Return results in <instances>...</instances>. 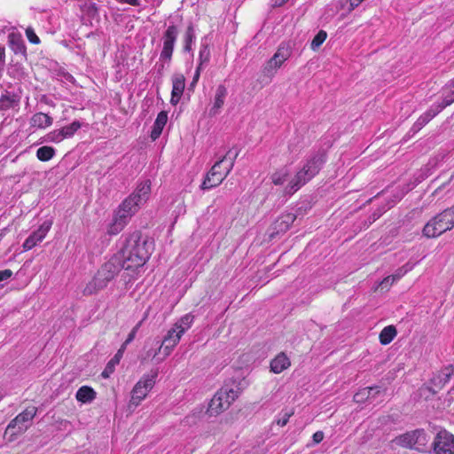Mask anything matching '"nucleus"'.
Returning <instances> with one entry per match:
<instances>
[{"mask_svg":"<svg viewBox=\"0 0 454 454\" xmlns=\"http://www.w3.org/2000/svg\"><path fill=\"white\" fill-rule=\"evenodd\" d=\"M385 210L386 209L383 208V209H378L377 211L373 212L372 214V215L369 216V223L371 224V223H374L377 219H379Z\"/></svg>","mask_w":454,"mask_h":454,"instance_id":"de8ad7c7","label":"nucleus"},{"mask_svg":"<svg viewBox=\"0 0 454 454\" xmlns=\"http://www.w3.org/2000/svg\"><path fill=\"white\" fill-rule=\"evenodd\" d=\"M292 55V47L288 43H281L276 53L271 58V62L275 65L281 67L282 64L287 60Z\"/></svg>","mask_w":454,"mask_h":454,"instance_id":"4be33fe9","label":"nucleus"},{"mask_svg":"<svg viewBox=\"0 0 454 454\" xmlns=\"http://www.w3.org/2000/svg\"><path fill=\"white\" fill-rule=\"evenodd\" d=\"M454 102V82L449 81L442 90V101L434 104L440 112Z\"/></svg>","mask_w":454,"mask_h":454,"instance_id":"dca6fc26","label":"nucleus"},{"mask_svg":"<svg viewBox=\"0 0 454 454\" xmlns=\"http://www.w3.org/2000/svg\"><path fill=\"white\" fill-rule=\"evenodd\" d=\"M428 442L427 434L424 429H415L410 432H406L395 438L394 442L396 445L414 449L421 451L426 447Z\"/></svg>","mask_w":454,"mask_h":454,"instance_id":"6e6552de","label":"nucleus"},{"mask_svg":"<svg viewBox=\"0 0 454 454\" xmlns=\"http://www.w3.org/2000/svg\"><path fill=\"white\" fill-rule=\"evenodd\" d=\"M20 97L15 93L6 91L0 97V111H7L19 107Z\"/></svg>","mask_w":454,"mask_h":454,"instance_id":"412c9836","label":"nucleus"},{"mask_svg":"<svg viewBox=\"0 0 454 454\" xmlns=\"http://www.w3.org/2000/svg\"><path fill=\"white\" fill-rule=\"evenodd\" d=\"M373 391H375V394H381L382 393V390L378 386L364 387V388L358 390L354 395L353 399L357 403H364V402H366V401L371 399V394Z\"/></svg>","mask_w":454,"mask_h":454,"instance_id":"a878e982","label":"nucleus"},{"mask_svg":"<svg viewBox=\"0 0 454 454\" xmlns=\"http://www.w3.org/2000/svg\"><path fill=\"white\" fill-rule=\"evenodd\" d=\"M37 411L35 406L27 408L21 413L17 415L8 425L5 433L12 429H17L12 434H22L28 427V423L34 419Z\"/></svg>","mask_w":454,"mask_h":454,"instance_id":"9d476101","label":"nucleus"},{"mask_svg":"<svg viewBox=\"0 0 454 454\" xmlns=\"http://www.w3.org/2000/svg\"><path fill=\"white\" fill-rule=\"evenodd\" d=\"M239 396V392L225 385L221 387L209 402L207 413L209 416H217L227 410L231 403Z\"/></svg>","mask_w":454,"mask_h":454,"instance_id":"39448f33","label":"nucleus"},{"mask_svg":"<svg viewBox=\"0 0 454 454\" xmlns=\"http://www.w3.org/2000/svg\"><path fill=\"white\" fill-rule=\"evenodd\" d=\"M12 276V271L9 269L0 270V282L10 278Z\"/></svg>","mask_w":454,"mask_h":454,"instance_id":"09e8293b","label":"nucleus"},{"mask_svg":"<svg viewBox=\"0 0 454 454\" xmlns=\"http://www.w3.org/2000/svg\"><path fill=\"white\" fill-rule=\"evenodd\" d=\"M196 38L195 29L193 24L191 22L184 35V51L186 52H190L192 50V43H194Z\"/></svg>","mask_w":454,"mask_h":454,"instance_id":"7c9ffc66","label":"nucleus"},{"mask_svg":"<svg viewBox=\"0 0 454 454\" xmlns=\"http://www.w3.org/2000/svg\"><path fill=\"white\" fill-rule=\"evenodd\" d=\"M231 152H227L225 155L219 158V160L213 165L211 169L207 172L202 184V190H209L214 187H216L226 178V176L230 174L231 169L233 168L235 160L238 157V153L234 154V156L231 159V162L224 168L223 170H221V165L227 157H230Z\"/></svg>","mask_w":454,"mask_h":454,"instance_id":"20e7f679","label":"nucleus"},{"mask_svg":"<svg viewBox=\"0 0 454 454\" xmlns=\"http://www.w3.org/2000/svg\"><path fill=\"white\" fill-rule=\"evenodd\" d=\"M448 209L450 210V214L452 215V216L454 218V205L451 207H449Z\"/></svg>","mask_w":454,"mask_h":454,"instance_id":"052dcab7","label":"nucleus"},{"mask_svg":"<svg viewBox=\"0 0 454 454\" xmlns=\"http://www.w3.org/2000/svg\"><path fill=\"white\" fill-rule=\"evenodd\" d=\"M280 67L279 66H277L275 65L274 62H271V59L266 63V65L264 66L263 67V73L267 75V76H273L275 71Z\"/></svg>","mask_w":454,"mask_h":454,"instance_id":"37998d69","label":"nucleus"},{"mask_svg":"<svg viewBox=\"0 0 454 454\" xmlns=\"http://www.w3.org/2000/svg\"><path fill=\"white\" fill-rule=\"evenodd\" d=\"M168 121V114L165 111H161L158 114L157 118L153 123L151 138L153 140H156L160 137L162 133L163 128L165 127Z\"/></svg>","mask_w":454,"mask_h":454,"instance_id":"b1692460","label":"nucleus"},{"mask_svg":"<svg viewBox=\"0 0 454 454\" xmlns=\"http://www.w3.org/2000/svg\"><path fill=\"white\" fill-rule=\"evenodd\" d=\"M142 325V321L138 322L133 328L132 330L130 331V333H129L127 339L125 340H126V344H129L131 343L134 339L136 338V335H137V331L139 330L140 326Z\"/></svg>","mask_w":454,"mask_h":454,"instance_id":"c03bdc74","label":"nucleus"},{"mask_svg":"<svg viewBox=\"0 0 454 454\" xmlns=\"http://www.w3.org/2000/svg\"><path fill=\"white\" fill-rule=\"evenodd\" d=\"M397 331L394 325H387L380 333V341L382 345L389 344L396 336Z\"/></svg>","mask_w":454,"mask_h":454,"instance_id":"473e14b6","label":"nucleus"},{"mask_svg":"<svg viewBox=\"0 0 454 454\" xmlns=\"http://www.w3.org/2000/svg\"><path fill=\"white\" fill-rule=\"evenodd\" d=\"M123 269L126 270V265L121 256L114 254L101 265L93 278L86 285L83 294L91 295L106 288Z\"/></svg>","mask_w":454,"mask_h":454,"instance_id":"f03ea898","label":"nucleus"},{"mask_svg":"<svg viewBox=\"0 0 454 454\" xmlns=\"http://www.w3.org/2000/svg\"><path fill=\"white\" fill-rule=\"evenodd\" d=\"M227 88L223 84L217 86L214 98V103L209 110V114L215 116L220 113L221 108L224 105V100L227 96Z\"/></svg>","mask_w":454,"mask_h":454,"instance_id":"a211bd4d","label":"nucleus"},{"mask_svg":"<svg viewBox=\"0 0 454 454\" xmlns=\"http://www.w3.org/2000/svg\"><path fill=\"white\" fill-rule=\"evenodd\" d=\"M95 390L88 386L81 387L75 395L76 399L83 403H90L96 398Z\"/></svg>","mask_w":454,"mask_h":454,"instance_id":"c85d7f7f","label":"nucleus"},{"mask_svg":"<svg viewBox=\"0 0 454 454\" xmlns=\"http://www.w3.org/2000/svg\"><path fill=\"white\" fill-rule=\"evenodd\" d=\"M134 198L135 196L130 195L126 198L118 207V209L115 212L116 214L125 217L128 223L131 216L137 212L141 206L136 200H134Z\"/></svg>","mask_w":454,"mask_h":454,"instance_id":"2eb2a0df","label":"nucleus"},{"mask_svg":"<svg viewBox=\"0 0 454 454\" xmlns=\"http://www.w3.org/2000/svg\"><path fill=\"white\" fill-rule=\"evenodd\" d=\"M56 153V151L51 146H42L36 151V157L41 161H48L51 160Z\"/></svg>","mask_w":454,"mask_h":454,"instance_id":"f704fd0d","label":"nucleus"},{"mask_svg":"<svg viewBox=\"0 0 454 454\" xmlns=\"http://www.w3.org/2000/svg\"><path fill=\"white\" fill-rule=\"evenodd\" d=\"M9 42L10 46L15 54H26V46L21 39L17 38L14 35H10Z\"/></svg>","mask_w":454,"mask_h":454,"instance_id":"c9c22d12","label":"nucleus"},{"mask_svg":"<svg viewBox=\"0 0 454 454\" xmlns=\"http://www.w3.org/2000/svg\"><path fill=\"white\" fill-rule=\"evenodd\" d=\"M153 251V243L144 238L140 231L129 234L121 251L116 254L121 256L126 270H134L145 265Z\"/></svg>","mask_w":454,"mask_h":454,"instance_id":"f257e3e1","label":"nucleus"},{"mask_svg":"<svg viewBox=\"0 0 454 454\" xmlns=\"http://www.w3.org/2000/svg\"><path fill=\"white\" fill-rule=\"evenodd\" d=\"M53 119L43 113H36L30 119V125L34 128L45 129L52 125Z\"/></svg>","mask_w":454,"mask_h":454,"instance_id":"393cba45","label":"nucleus"},{"mask_svg":"<svg viewBox=\"0 0 454 454\" xmlns=\"http://www.w3.org/2000/svg\"><path fill=\"white\" fill-rule=\"evenodd\" d=\"M3 395L0 394V400L2 399Z\"/></svg>","mask_w":454,"mask_h":454,"instance_id":"e2e57ef3","label":"nucleus"},{"mask_svg":"<svg viewBox=\"0 0 454 454\" xmlns=\"http://www.w3.org/2000/svg\"><path fill=\"white\" fill-rule=\"evenodd\" d=\"M326 161V153L325 151H318L309 156L303 167L291 179L286 188V192L293 194L298 191L306 183L317 175Z\"/></svg>","mask_w":454,"mask_h":454,"instance_id":"7ed1b4c3","label":"nucleus"},{"mask_svg":"<svg viewBox=\"0 0 454 454\" xmlns=\"http://www.w3.org/2000/svg\"><path fill=\"white\" fill-rule=\"evenodd\" d=\"M121 357L118 356V355H114V356L107 363L106 368L101 373V376L104 379L109 378L110 374L114 372L115 366L120 363Z\"/></svg>","mask_w":454,"mask_h":454,"instance_id":"4c0bfd02","label":"nucleus"},{"mask_svg":"<svg viewBox=\"0 0 454 454\" xmlns=\"http://www.w3.org/2000/svg\"><path fill=\"white\" fill-rule=\"evenodd\" d=\"M391 279H388V283L387 284H385V285H380L382 286V288L384 287H387V286H391Z\"/></svg>","mask_w":454,"mask_h":454,"instance_id":"680f3d73","label":"nucleus"},{"mask_svg":"<svg viewBox=\"0 0 454 454\" xmlns=\"http://www.w3.org/2000/svg\"><path fill=\"white\" fill-rule=\"evenodd\" d=\"M119 3H125L133 6L141 5L140 0H117Z\"/></svg>","mask_w":454,"mask_h":454,"instance_id":"864d4df0","label":"nucleus"},{"mask_svg":"<svg viewBox=\"0 0 454 454\" xmlns=\"http://www.w3.org/2000/svg\"><path fill=\"white\" fill-rule=\"evenodd\" d=\"M82 127L79 121H74L71 124L61 128V132L65 138L72 137L74 133Z\"/></svg>","mask_w":454,"mask_h":454,"instance_id":"58836bf2","label":"nucleus"},{"mask_svg":"<svg viewBox=\"0 0 454 454\" xmlns=\"http://www.w3.org/2000/svg\"><path fill=\"white\" fill-rule=\"evenodd\" d=\"M5 66V48L0 45V69Z\"/></svg>","mask_w":454,"mask_h":454,"instance_id":"3c124183","label":"nucleus"},{"mask_svg":"<svg viewBox=\"0 0 454 454\" xmlns=\"http://www.w3.org/2000/svg\"><path fill=\"white\" fill-rule=\"evenodd\" d=\"M201 71H202V70H199V69L196 67L195 74H194L193 78H192V82H191V84H190V86H191V87H193V86H195V85L197 84V82H198V81H199V79H200V72H201Z\"/></svg>","mask_w":454,"mask_h":454,"instance_id":"603ef678","label":"nucleus"},{"mask_svg":"<svg viewBox=\"0 0 454 454\" xmlns=\"http://www.w3.org/2000/svg\"><path fill=\"white\" fill-rule=\"evenodd\" d=\"M327 37V33L324 30H320L311 41L310 47L313 51L318 49Z\"/></svg>","mask_w":454,"mask_h":454,"instance_id":"ea45409f","label":"nucleus"},{"mask_svg":"<svg viewBox=\"0 0 454 454\" xmlns=\"http://www.w3.org/2000/svg\"><path fill=\"white\" fill-rule=\"evenodd\" d=\"M293 414H294L293 411L285 412L284 415L281 418L277 419L275 420V422L277 423V425H278L280 427H284L288 423V420Z\"/></svg>","mask_w":454,"mask_h":454,"instance_id":"49530a36","label":"nucleus"},{"mask_svg":"<svg viewBox=\"0 0 454 454\" xmlns=\"http://www.w3.org/2000/svg\"><path fill=\"white\" fill-rule=\"evenodd\" d=\"M439 113L440 110H438L434 105L431 106V107L426 113L419 117L416 122L412 125L410 132H411L413 135L416 134Z\"/></svg>","mask_w":454,"mask_h":454,"instance_id":"f3484780","label":"nucleus"},{"mask_svg":"<svg viewBox=\"0 0 454 454\" xmlns=\"http://www.w3.org/2000/svg\"><path fill=\"white\" fill-rule=\"evenodd\" d=\"M127 224L128 222L125 217L115 213L113 222L108 225L107 233L109 235H117L124 229Z\"/></svg>","mask_w":454,"mask_h":454,"instance_id":"cd10ccee","label":"nucleus"},{"mask_svg":"<svg viewBox=\"0 0 454 454\" xmlns=\"http://www.w3.org/2000/svg\"><path fill=\"white\" fill-rule=\"evenodd\" d=\"M185 87V77L182 74H175L172 77V92L176 96L183 95Z\"/></svg>","mask_w":454,"mask_h":454,"instance_id":"72a5a7b5","label":"nucleus"},{"mask_svg":"<svg viewBox=\"0 0 454 454\" xmlns=\"http://www.w3.org/2000/svg\"><path fill=\"white\" fill-rule=\"evenodd\" d=\"M129 344H126V340L121 344V348L118 349V351L116 352V355H118V356H121L122 357L125 350H126V348Z\"/></svg>","mask_w":454,"mask_h":454,"instance_id":"6e6d98bb","label":"nucleus"},{"mask_svg":"<svg viewBox=\"0 0 454 454\" xmlns=\"http://www.w3.org/2000/svg\"><path fill=\"white\" fill-rule=\"evenodd\" d=\"M452 80H453V82H454V78H453Z\"/></svg>","mask_w":454,"mask_h":454,"instance_id":"0e129e2a","label":"nucleus"},{"mask_svg":"<svg viewBox=\"0 0 454 454\" xmlns=\"http://www.w3.org/2000/svg\"><path fill=\"white\" fill-rule=\"evenodd\" d=\"M380 394H375V391L372 392L371 394V399L372 401H374L377 399V397L380 395Z\"/></svg>","mask_w":454,"mask_h":454,"instance_id":"13d9d810","label":"nucleus"},{"mask_svg":"<svg viewBox=\"0 0 454 454\" xmlns=\"http://www.w3.org/2000/svg\"><path fill=\"white\" fill-rule=\"evenodd\" d=\"M158 376V370L152 371L151 374L144 375L132 389L130 403L136 406L145 398L148 392L153 387L155 379Z\"/></svg>","mask_w":454,"mask_h":454,"instance_id":"1a4fd4ad","label":"nucleus"},{"mask_svg":"<svg viewBox=\"0 0 454 454\" xmlns=\"http://www.w3.org/2000/svg\"><path fill=\"white\" fill-rule=\"evenodd\" d=\"M150 193L151 181L147 179L139 183L130 196H135L134 200L142 205L148 200Z\"/></svg>","mask_w":454,"mask_h":454,"instance_id":"aec40b11","label":"nucleus"},{"mask_svg":"<svg viewBox=\"0 0 454 454\" xmlns=\"http://www.w3.org/2000/svg\"><path fill=\"white\" fill-rule=\"evenodd\" d=\"M290 365L289 357L284 352H281L270 361V371L273 373L278 374L290 367Z\"/></svg>","mask_w":454,"mask_h":454,"instance_id":"5701e85b","label":"nucleus"},{"mask_svg":"<svg viewBox=\"0 0 454 454\" xmlns=\"http://www.w3.org/2000/svg\"><path fill=\"white\" fill-rule=\"evenodd\" d=\"M324 439V433L322 431H317L312 435V440L314 443L317 444L320 443Z\"/></svg>","mask_w":454,"mask_h":454,"instance_id":"8fccbe9b","label":"nucleus"},{"mask_svg":"<svg viewBox=\"0 0 454 454\" xmlns=\"http://www.w3.org/2000/svg\"><path fill=\"white\" fill-rule=\"evenodd\" d=\"M454 376V369L452 365H449L434 374L430 380L429 390L433 394L438 393L443 387L450 382Z\"/></svg>","mask_w":454,"mask_h":454,"instance_id":"ddd939ff","label":"nucleus"},{"mask_svg":"<svg viewBox=\"0 0 454 454\" xmlns=\"http://www.w3.org/2000/svg\"><path fill=\"white\" fill-rule=\"evenodd\" d=\"M181 97H182V95H178V96H176V95L175 94V92H172V91H171L170 103H171L172 105H174V106H175V105H176V104L180 101Z\"/></svg>","mask_w":454,"mask_h":454,"instance_id":"5fc2aeb1","label":"nucleus"},{"mask_svg":"<svg viewBox=\"0 0 454 454\" xmlns=\"http://www.w3.org/2000/svg\"><path fill=\"white\" fill-rule=\"evenodd\" d=\"M228 152H231V155H230V157H227V159H226L224 161L229 160V163H230V162H231V159L234 156V154H235L237 152H235L234 153H232V151H231V150H229Z\"/></svg>","mask_w":454,"mask_h":454,"instance_id":"bf43d9fd","label":"nucleus"},{"mask_svg":"<svg viewBox=\"0 0 454 454\" xmlns=\"http://www.w3.org/2000/svg\"><path fill=\"white\" fill-rule=\"evenodd\" d=\"M178 33L177 27L176 25H170L162 35V50L160 54V61L162 63L157 64L159 66V73L164 69V63L169 64L171 62Z\"/></svg>","mask_w":454,"mask_h":454,"instance_id":"0eeeda50","label":"nucleus"},{"mask_svg":"<svg viewBox=\"0 0 454 454\" xmlns=\"http://www.w3.org/2000/svg\"><path fill=\"white\" fill-rule=\"evenodd\" d=\"M194 316L191 313L185 314L178 321L174 324L178 333L183 335L192 325Z\"/></svg>","mask_w":454,"mask_h":454,"instance_id":"c756f323","label":"nucleus"},{"mask_svg":"<svg viewBox=\"0 0 454 454\" xmlns=\"http://www.w3.org/2000/svg\"><path fill=\"white\" fill-rule=\"evenodd\" d=\"M51 227V221L43 222L39 228L33 231L23 243V249L25 251H28L32 249L34 247L37 245V243L41 242L48 233Z\"/></svg>","mask_w":454,"mask_h":454,"instance_id":"4468645a","label":"nucleus"},{"mask_svg":"<svg viewBox=\"0 0 454 454\" xmlns=\"http://www.w3.org/2000/svg\"><path fill=\"white\" fill-rule=\"evenodd\" d=\"M434 454H454V435L446 430H441L432 443Z\"/></svg>","mask_w":454,"mask_h":454,"instance_id":"9b49d317","label":"nucleus"},{"mask_svg":"<svg viewBox=\"0 0 454 454\" xmlns=\"http://www.w3.org/2000/svg\"><path fill=\"white\" fill-rule=\"evenodd\" d=\"M289 176V170L286 168H282L276 171L271 176V181L275 185H282Z\"/></svg>","mask_w":454,"mask_h":454,"instance_id":"e433bc0d","label":"nucleus"},{"mask_svg":"<svg viewBox=\"0 0 454 454\" xmlns=\"http://www.w3.org/2000/svg\"><path fill=\"white\" fill-rule=\"evenodd\" d=\"M26 35L30 43L34 44L40 43L39 37L35 35V31L31 27L27 28Z\"/></svg>","mask_w":454,"mask_h":454,"instance_id":"a18cd8bd","label":"nucleus"},{"mask_svg":"<svg viewBox=\"0 0 454 454\" xmlns=\"http://www.w3.org/2000/svg\"><path fill=\"white\" fill-rule=\"evenodd\" d=\"M177 332L178 331L176 330V327L173 325V327L168 331L159 350L164 346V349L167 351L166 355H169L171 350L178 344L181 337L183 336Z\"/></svg>","mask_w":454,"mask_h":454,"instance_id":"6ab92c4d","label":"nucleus"},{"mask_svg":"<svg viewBox=\"0 0 454 454\" xmlns=\"http://www.w3.org/2000/svg\"><path fill=\"white\" fill-rule=\"evenodd\" d=\"M287 1L286 0H272L273 7H280L284 5Z\"/></svg>","mask_w":454,"mask_h":454,"instance_id":"4d7b16f0","label":"nucleus"},{"mask_svg":"<svg viewBox=\"0 0 454 454\" xmlns=\"http://www.w3.org/2000/svg\"><path fill=\"white\" fill-rule=\"evenodd\" d=\"M295 219L296 215L293 213H283L279 215L270 226V239H273L277 235L288 231Z\"/></svg>","mask_w":454,"mask_h":454,"instance_id":"f8f14e48","label":"nucleus"},{"mask_svg":"<svg viewBox=\"0 0 454 454\" xmlns=\"http://www.w3.org/2000/svg\"><path fill=\"white\" fill-rule=\"evenodd\" d=\"M454 227V218L448 208L433 217L424 227L423 234L435 238Z\"/></svg>","mask_w":454,"mask_h":454,"instance_id":"423d86ee","label":"nucleus"},{"mask_svg":"<svg viewBox=\"0 0 454 454\" xmlns=\"http://www.w3.org/2000/svg\"><path fill=\"white\" fill-rule=\"evenodd\" d=\"M64 139L65 137L61 132V129L51 131L45 136L46 142L59 143Z\"/></svg>","mask_w":454,"mask_h":454,"instance_id":"a19ab883","label":"nucleus"},{"mask_svg":"<svg viewBox=\"0 0 454 454\" xmlns=\"http://www.w3.org/2000/svg\"><path fill=\"white\" fill-rule=\"evenodd\" d=\"M412 267L413 266L411 264L406 263L405 265L398 268L393 275H390V276H387V278H385L381 281L380 285L387 284L388 283V279H391V284H393L394 282L399 280L407 272L411 270Z\"/></svg>","mask_w":454,"mask_h":454,"instance_id":"2f4dec72","label":"nucleus"},{"mask_svg":"<svg viewBox=\"0 0 454 454\" xmlns=\"http://www.w3.org/2000/svg\"><path fill=\"white\" fill-rule=\"evenodd\" d=\"M83 12L91 20L98 17V8L94 3L85 4Z\"/></svg>","mask_w":454,"mask_h":454,"instance_id":"79ce46f5","label":"nucleus"},{"mask_svg":"<svg viewBox=\"0 0 454 454\" xmlns=\"http://www.w3.org/2000/svg\"><path fill=\"white\" fill-rule=\"evenodd\" d=\"M210 56L209 45L206 39H202L199 51V64L197 66L199 70H203L204 67L209 62Z\"/></svg>","mask_w":454,"mask_h":454,"instance_id":"bb28decb","label":"nucleus"}]
</instances>
